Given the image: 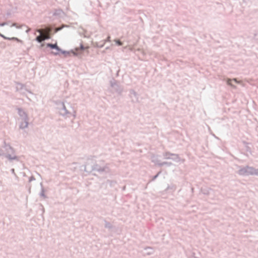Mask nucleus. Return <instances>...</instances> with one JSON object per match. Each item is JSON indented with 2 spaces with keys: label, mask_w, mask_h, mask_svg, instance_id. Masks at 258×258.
<instances>
[{
  "label": "nucleus",
  "mask_w": 258,
  "mask_h": 258,
  "mask_svg": "<svg viewBox=\"0 0 258 258\" xmlns=\"http://www.w3.org/2000/svg\"><path fill=\"white\" fill-rule=\"evenodd\" d=\"M116 42V43H117V44L118 45H122V43L120 41L117 40Z\"/></svg>",
  "instance_id": "obj_3"
},
{
  "label": "nucleus",
  "mask_w": 258,
  "mask_h": 258,
  "mask_svg": "<svg viewBox=\"0 0 258 258\" xmlns=\"http://www.w3.org/2000/svg\"><path fill=\"white\" fill-rule=\"evenodd\" d=\"M47 46L48 47H50V48H51L52 49H56V50L57 51H59L62 53L64 54L65 55L69 54V52H68V51H63V50H61L59 48V47L57 46L56 43H55L54 44H52L48 43V44H47Z\"/></svg>",
  "instance_id": "obj_2"
},
{
  "label": "nucleus",
  "mask_w": 258,
  "mask_h": 258,
  "mask_svg": "<svg viewBox=\"0 0 258 258\" xmlns=\"http://www.w3.org/2000/svg\"><path fill=\"white\" fill-rule=\"evenodd\" d=\"M51 31L50 28H47L45 29H40L38 30L40 35L36 37V40L39 42H41L45 39L50 38L49 33Z\"/></svg>",
  "instance_id": "obj_1"
},
{
  "label": "nucleus",
  "mask_w": 258,
  "mask_h": 258,
  "mask_svg": "<svg viewBox=\"0 0 258 258\" xmlns=\"http://www.w3.org/2000/svg\"><path fill=\"white\" fill-rule=\"evenodd\" d=\"M234 81L236 82H237L236 79H234Z\"/></svg>",
  "instance_id": "obj_6"
},
{
  "label": "nucleus",
  "mask_w": 258,
  "mask_h": 258,
  "mask_svg": "<svg viewBox=\"0 0 258 258\" xmlns=\"http://www.w3.org/2000/svg\"><path fill=\"white\" fill-rule=\"evenodd\" d=\"M231 80H229L227 82L228 84L230 85H231Z\"/></svg>",
  "instance_id": "obj_4"
},
{
  "label": "nucleus",
  "mask_w": 258,
  "mask_h": 258,
  "mask_svg": "<svg viewBox=\"0 0 258 258\" xmlns=\"http://www.w3.org/2000/svg\"><path fill=\"white\" fill-rule=\"evenodd\" d=\"M54 54L56 55V54H57V52H55V53H54Z\"/></svg>",
  "instance_id": "obj_5"
}]
</instances>
